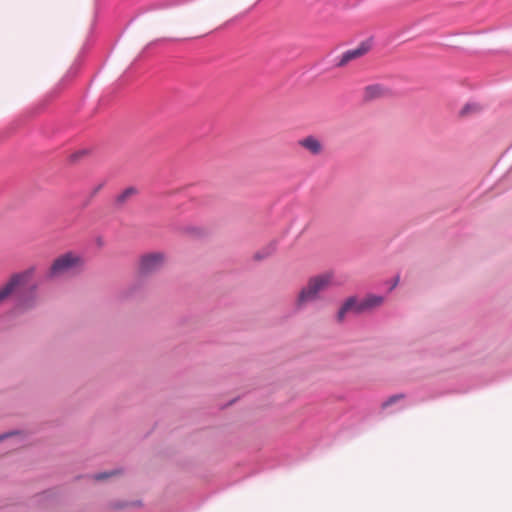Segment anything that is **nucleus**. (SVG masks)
<instances>
[{"mask_svg":"<svg viewBox=\"0 0 512 512\" xmlns=\"http://www.w3.org/2000/svg\"><path fill=\"white\" fill-rule=\"evenodd\" d=\"M26 290L29 291L30 296L27 298L25 297L23 299V305L30 306L36 299V291L38 290V286L36 284H33Z\"/></svg>","mask_w":512,"mask_h":512,"instance_id":"nucleus-12","label":"nucleus"},{"mask_svg":"<svg viewBox=\"0 0 512 512\" xmlns=\"http://www.w3.org/2000/svg\"><path fill=\"white\" fill-rule=\"evenodd\" d=\"M334 275L332 272H325L309 279V284L319 294L333 285Z\"/></svg>","mask_w":512,"mask_h":512,"instance_id":"nucleus-4","label":"nucleus"},{"mask_svg":"<svg viewBox=\"0 0 512 512\" xmlns=\"http://www.w3.org/2000/svg\"><path fill=\"white\" fill-rule=\"evenodd\" d=\"M359 302L360 301H357V299L355 297H350L348 298L344 304L341 306V308L339 309L338 313H337V319L338 321L342 322L345 318V315L348 313V312H355V313H361L357 307L359 306Z\"/></svg>","mask_w":512,"mask_h":512,"instance_id":"nucleus-10","label":"nucleus"},{"mask_svg":"<svg viewBox=\"0 0 512 512\" xmlns=\"http://www.w3.org/2000/svg\"><path fill=\"white\" fill-rule=\"evenodd\" d=\"M390 95V90L381 84H371L363 89V99L373 101Z\"/></svg>","mask_w":512,"mask_h":512,"instance_id":"nucleus-6","label":"nucleus"},{"mask_svg":"<svg viewBox=\"0 0 512 512\" xmlns=\"http://www.w3.org/2000/svg\"><path fill=\"white\" fill-rule=\"evenodd\" d=\"M481 110L480 105L476 103H467L459 112V115L461 117H466L469 115H472L474 113H477Z\"/></svg>","mask_w":512,"mask_h":512,"instance_id":"nucleus-11","label":"nucleus"},{"mask_svg":"<svg viewBox=\"0 0 512 512\" xmlns=\"http://www.w3.org/2000/svg\"><path fill=\"white\" fill-rule=\"evenodd\" d=\"M165 259V255L161 252L142 255L138 264L139 272L144 275L154 273L163 267Z\"/></svg>","mask_w":512,"mask_h":512,"instance_id":"nucleus-3","label":"nucleus"},{"mask_svg":"<svg viewBox=\"0 0 512 512\" xmlns=\"http://www.w3.org/2000/svg\"><path fill=\"white\" fill-rule=\"evenodd\" d=\"M37 267L32 265L27 269L13 274L2 287V300L14 291L22 290L36 274Z\"/></svg>","mask_w":512,"mask_h":512,"instance_id":"nucleus-2","label":"nucleus"},{"mask_svg":"<svg viewBox=\"0 0 512 512\" xmlns=\"http://www.w3.org/2000/svg\"><path fill=\"white\" fill-rule=\"evenodd\" d=\"M298 145L308 151L313 156H318L323 153L324 145L322 141L315 136H307L298 141Z\"/></svg>","mask_w":512,"mask_h":512,"instance_id":"nucleus-5","label":"nucleus"},{"mask_svg":"<svg viewBox=\"0 0 512 512\" xmlns=\"http://www.w3.org/2000/svg\"><path fill=\"white\" fill-rule=\"evenodd\" d=\"M8 437H9V435H3V434H2L1 439H2V441H3L4 439H6V438H8Z\"/></svg>","mask_w":512,"mask_h":512,"instance_id":"nucleus-16","label":"nucleus"},{"mask_svg":"<svg viewBox=\"0 0 512 512\" xmlns=\"http://www.w3.org/2000/svg\"><path fill=\"white\" fill-rule=\"evenodd\" d=\"M384 302V298L378 295H368L366 298L359 302L357 309L364 313L379 307Z\"/></svg>","mask_w":512,"mask_h":512,"instance_id":"nucleus-8","label":"nucleus"},{"mask_svg":"<svg viewBox=\"0 0 512 512\" xmlns=\"http://www.w3.org/2000/svg\"><path fill=\"white\" fill-rule=\"evenodd\" d=\"M117 474H118V470H112V471H110V472H108V473H99V474H96V475L94 476V479H95V480H98V481H99V480H105V479H107V478H109V477H112V476H115V475H117Z\"/></svg>","mask_w":512,"mask_h":512,"instance_id":"nucleus-15","label":"nucleus"},{"mask_svg":"<svg viewBox=\"0 0 512 512\" xmlns=\"http://www.w3.org/2000/svg\"><path fill=\"white\" fill-rule=\"evenodd\" d=\"M319 298L315 289L307 282V284L301 289L296 299V307L301 309L310 302L316 301Z\"/></svg>","mask_w":512,"mask_h":512,"instance_id":"nucleus-7","label":"nucleus"},{"mask_svg":"<svg viewBox=\"0 0 512 512\" xmlns=\"http://www.w3.org/2000/svg\"><path fill=\"white\" fill-rule=\"evenodd\" d=\"M403 398H404V395H402V394L393 395L390 398H388L385 402H383L382 408H387L388 406L396 403L397 401H399Z\"/></svg>","mask_w":512,"mask_h":512,"instance_id":"nucleus-14","label":"nucleus"},{"mask_svg":"<svg viewBox=\"0 0 512 512\" xmlns=\"http://www.w3.org/2000/svg\"><path fill=\"white\" fill-rule=\"evenodd\" d=\"M136 189L133 188V187H130V188H127L126 190H124L119 196H118V201L119 202H124L126 201L129 197H131L132 195L136 194Z\"/></svg>","mask_w":512,"mask_h":512,"instance_id":"nucleus-13","label":"nucleus"},{"mask_svg":"<svg viewBox=\"0 0 512 512\" xmlns=\"http://www.w3.org/2000/svg\"><path fill=\"white\" fill-rule=\"evenodd\" d=\"M367 52V48L364 46L357 47L355 49H351L342 54L337 66L344 67L350 61L358 59L362 57Z\"/></svg>","mask_w":512,"mask_h":512,"instance_id":"nucleus-9","label":"nucleus"},{"mask_svg":"<svg viewBox=\"0 0 512 512\" xmlns=\"http://www.w3.org/2000/svg\"><path fill=\"white\" fill-rule=\"evenodd\" d=\"M84 264L83 258L74 252H67L53 260L47 277L54 279L80 269Z\"/></svg>","mask_w":512,"mask_h":512,"instance_id":"nucleus-1","label":"nucleus"}]
</instances>
